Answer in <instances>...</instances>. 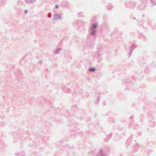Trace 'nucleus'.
<instances>
[{"label": "nucleus", "instance_id": "2", "mask_svg": "<svg viewBox=\"0 0 156 156\" xmlns=\"http://www.w3.org/2000/svg\"><path fill=\"white\" fill-rule=\"evenodd\" d=\"M25 2L28 5H30L35 3L37 0H24Z\"/></svg>", "mask_w": 156, "mask_h": 156}, {"label": "nucleus", "instance_id": "3", "mask_svg": "<svg viewBox=\"0 0 156 156\" xmlns=\"http://www.w3.org/2000/svg\"><path fill=\"white\" fill-rule=\"evenodd\" d=\"M61 19V16L59 14H55L54 15V19L55 20L60 19Z\"/></svg>", "mask_w": 156, "mask_h": 156}, {"label": "nucleus", "instance_id": "4", "mask_svg": "<svg viewBox=\"0 0 156 156\" xmlns=\"http://www.w3.org/2000/svg\"><path fill=\"white\" fill-rule=\"evenodd\" d=\"M61 49L60 48H58L55 49V53L58 54L61 51Z\"/></svg>", "mask_w": 156, "mask_h": 156}, {"label": "nucleus", "instance_id": "6", "mask_svg": "<svg viewBox=\"0 0 156 156\" xmlns=\"http://www.w3.org/2000/svg\"><path fill=\"white\" fill-rule=\"evenodd\" d=\"M91 70L93 71H95V69H94V68H92Z\"/></svg>", "mask_w": 156, "mask_h": 156}, {"label": "nucleus", "instance_id": "1", "mask_svg": "<svg viewBox=\"0 0 156 156\" xmlns=\"http://www.w3.org/2000/svg\"><path fill=\"white\" fill-rule=\"evenodd\" d=\"M98 23H93L90 27V34L92 36H95L97 33V27Z\"/></svg>", "mask_w": 156, "mask_h": 156}, {"label": "nucleus", "instance_id": "7", "mask_svg": "<svg viewBox=\"0 0 156 156\" xmlns=\"http://www.w3.org/2000/svg\"><path fill=\"white\" fill-rule=\"evenodd\" d=\"M58 5H56L55 6V8H58Z\"/></svg>", "mask_w": 156, "mask_h": 156}, {"label": "nucleus", "instance_id": "8", "mask_svg": "<svg viewBox=\"0 0 156 156\" xmlns=\"http://www.w3.org/2000/svg\"><path fill=\"white\" fill-rule=\"evenodd\" d=\"M131 53H132V51H131L130 54H131Z\"/></svg>", "mask_w": 156, "mask_h": 156}, {"label": "nucleus", "instance_id": "5", "mask_svg": "<svg viewBox=\"0 0 156 156\" xmlns=\"http://www.w3.org/2000/svg\"><path fill=\"white\" fill-rule=\"evenodd\" d=\"M105 153V151L104 150L101 149L99 151V155H104Z\"/></svg>", "mask_w": 156, "mask_h": 156}]
</instances>
